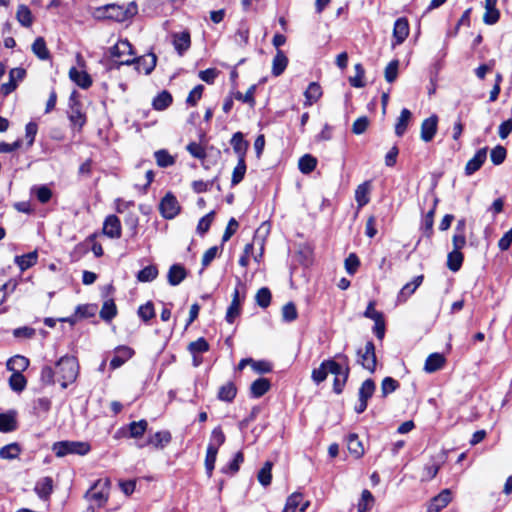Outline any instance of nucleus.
<instances>
[{"label":"nucleus","mask_w":512,"mask_h":512,"mask_svg":"<svg viewBox=\"0 0 512 512\" xmlns=\"http://www.w3.org/2000/svg\"><path fill=\"white\" fill-rule=\"evenodd\" d=\"M137 13V5L130 2L127 5L107 4L96 9L95 15L98 18H106L123 22Z\"/></svg>","instance_id":"f257e3e1"},{"label":"nucleus","mask_w":512,"mask_h":512,"mask_svg":"<svg viewBox=\"0 0 512 512\" xmlns=\"http://www.w3.org/2000/svg\"><path fill=\"white\" fill-rule=\"evenodd\" d=\"M57 381L60 382L62 388H66L73 383L79 373V364L75 357L64 356L56 363Z\"/></svg>","instance_id":"f03ea898"},{"label":"nucleus","mask_w":512,"mask_h":512,"mask_svg":"<svg viewBox=\"0 0 512 512\" xmlns=\"http://www.w3.org/2000/svg\"><path fill=\"white\" fill-rule=\"evenodd\" d=\"M91 450L88 442L84 441H59L52 446V451L57 457H64L69 454L84 456Z\"/></svg>","instance_id":"7ed1b4c3"},{"label":"nucleus","mask_w":512,"mask_h":512,"mask_svg":"<svg viewBox=\"0 0 512 512\" xmlns=\"http://www.w3.org/2000/svg\"><path fill=\"white\" fill-rule=\"evenodd\" d=\"M109 488L110 480L108 478L99 479L91 489L86 492L85 498L90 502H94L98 507H101L108 500Z\"/></svg>","instance_id":"20e7f679"},{"label":"nucleus","mask_w":512,"mask_h":512,"mask_svg":"<svg viewBox=\"0 0 512 512\" xmlns=\"http://www.w3.org/2000/svg\"><path fill=\"white\" fill-rule=\"evenodd\" d=\"M79 68L72 67L69 70V78L82 89H88L93 81L91 76L84 70L85 62L80 54L77 55Z\"/></svg>","instance_id":"39448f33"},{"label":"nucleus","mask_w":512,"mask_h":512,"mask_svg":"<svg viewBox=\"0 0 512 512\" xmlns=\"http://www.w3.org/2000/svg\"><path fill=\"white\" fill-rule=\"evenodd\" d=\"M157 57L153 53L141 57L127 58L120 62V65L135 64V68L139 73L150 74L156 66Z\"/></svg>","instance_id":"423d86ee"},{"label":"nucleus","mask_w":512,"mask_h":512,"mask_svg":"<svg viewBox=\"0 0 512 512\" xmlns=\"http://www.w3.org/2000/svg\"><path fill=\"white\" fill-rule=\"evenodd\" d=\"M358 360L357 362L369 372L373 373L376 370L377 359L375 354V345L372 341H368L365 344L364 349L357 351Z\"/></svg>","instance_id":"0eeeda50"},{"label":"nucleus","mask_w":512,"mask_h":512,"mask_svg":"<svg viewBox=\"0 0 512 512\" xmlns=\"http://www.w3.org/2000/svg\"><path fill=\"white\" fill-rule=\"evenodd\" d=\"M180 205L177 198L172 193H167L159 204L161 215L165 219H173L180 213Z\"/></svg>","instance_id":"6e6552de"},{"label":"nucleus","mask_w":512,"mask_h":512,"mask_svg":"<svg viewBox=\"0 0 512 512\" xmlns=\"http://www.w3.org/2000/svg\"><path fill=\"white\" fill-rule=\"evenodd\" d=\"M172 37V44L174 46V49L176 50L177 54L179 56H183L184 53L190 48L191 46V36L188 30H184L181 32H174L171 35Z\"/></svg>","instance_id":"1a4fd4ad"},{"label":"nucleus","mask_w":512,"mask_h":512,"mask_svg":"<svg viewBox=\"0 0 512 512\" xmlns=\"http://www.w3.org/2000/svg\"><path fill=\"white\" fill-rule=\"evenodd\" d=\"M438 128V116L433 114L421 123V139L428 143L433 140Z\"/></svg>","instance_id":"9d476101"},{"label":"nucleus","mask_w":512,"mask_h":512,"mask_svg":"<svg viewBox=\"0 0 512 512\" xmlns=\"http://www.w3.org/2000/svg\"><path fill=\"white\" fill-rule=\"evenodd\" d=\"M172 437L169 431H158L154 435H151L147 442L136 443L138 448H143L146 445H152L156 449H163L167 444L170 443Z\"/></svg>","instance_id":"9b49d317"},{"label":"nucleus","mask_w":512,"mask_h":512,"mask_svg":"<svg viewBox=\"0 0 512 512\" xmlns=\"http://www.w3.org/2000/svg\"><path fill=\"white\" fill-rule=\"evenodd\" d=\"M487 147L479 149L475 155L467 162L465 166V174L467 176L473 175L477 172L487 159Z\"/></svg>","instance_id":"f8f14e48"},{"label":"nucleus","mask_w":512,"mask_h":512,"mask_svg":"<svg viewBox=\"0 0 512 512\" xmlns=\"http://www.w3.org/2000/svg\"><path fill=\"white\" fill-rule=\"evenodd\" d=\"M132 45L128 40H120L111 48V55L119 59V63L123 59L134 58Z\"/></svg>","instance_id":"ddd939ff"},{"label":"nucleus","mask_w":512,"mask_h":512,"mask_svg":"<svg viewBox=\"0 0 512 512\" xmlns=\"http://www.w3.org/2000/svg\"><path fill=\"white\" fill-rule=\"evenodd\" d=\"M134 354V351L127 346H119L115 349V354L110 361L112 369L121 367L127 360H129Z\"/></svg>","instance_id":"4468645a"},{"label":"nucleus","mask_w":512,"mask_h":512,"mask_svg":"<svg viewBox=\"0 0 512 512\" xmlns=\"http://www.w3.org/2000/svg\"><path fill=\"white\" fill-rule=\"evenodd\" d=\"M423 275L416 276L411 282L405 284L402 289L399 291L397 296V301L399 303H404L407 299L416 291V289L423 282Z\"/></svg>","instance_id":"2eb2a0df"},{"label":"nucleus","mask_w":512,"mask_h":512,"mask_svg":"<svg viewBox=\"0 0 512 512\" xmlns=\"http://www.w3.org/2000/svg\"><path fill=\"white\" fill-rule=\"evenodd\" d=\"M103 232L110 238H119L121 236V223L119 218L115 215L108 216L103 225Z\"/></svg>","instance_id":"dca6fc26"},{"label":"nucleus","mask_w":512,"mask_h":512,"mask_svg":"<svg viewBox=\"0 0 512 512\" xmlns=\"http://www.w3.org/2000/svg\"><path fill=\"white\" fill-rule=\"evenodd\" d=\"M446 359L441 353L430 354L425 361L424 371L427 373L436 372L444 367Z\"/></svg>","instance_id":"f3484780"},{"label":"nucleus","mask_w":512,"mask_h":512,"mask_svg":"<svg viewBox=\"0 0 512 512\" xmlns=\"http://www.w3.org/2000/svg\"><path fill=\"white\" fill-rule=\"evenodd\" d=\"M409 35V24L406 18H398L394 23L393 36L396 44H401Z\"/></svg>","instance_id":"a211bd4d"},{"label":"nucleus","mask_w":512,"mask_h":512,"mask_svg":"<svg viewBox=\"0 0 512 512\" xmlns=\"http://www.w3.org/2000/svg\"><path fill=\"white\" fill-rule=\"evenodd\" d=\"M230 142H231L234 152L238 156V160L245 159V155H246L247 149L249 147V143L244 140L243 134L241 132H236L232 136Z\"/></svg>","instance_id":"6ab92c4d"},{"label":"nucleus","mask_w":512,"mask_h":512,"mask_svg":"<svg viewBox=\"0 0 512 512\" xmlns=\"http://www.w3.org/2000/svg\"><path fill=\"white\" fill-rule=\"evenodd\" d=\"M496 5L497 0H485V13L483 16L485 24L493 25L499 20L500 13L496 8Z\"/></svg>","instance_id":"aec40b11"},{"label":"nucleus","mask_w":512,"mask_h":512,"mask_svg":"<svg viewBox=\"0 0 512 512\" xmlns=\"http://www.w3.org/2000/svg\"><path fill=\"white\" fill-rule=\"evenodd\" d=\"M148 428V422L144 419L139 421H133L126 427L127 436L133 439H140Z\"/></svg>","instance_id":"412c9836"},{"label":"nucleus","mask_w":512,"mask_h":512,"mask_svg":"<svg viewBox=\"0 0 512 512\" xmlns=\"http://www.w3.org/2000/svg\"><path fill=\"white\" fill-rule=\"evenodd\" d=\"M337 358L339 360H343L345 362V372L343 376H335L334 383H333V390L336 394H340L343 391V388L346 384V381L349 376L350 368L348 365V357L344 354L337 355Z\"/></svg>","instance_id":"4be33fe9"},{"label":"nucleus","mask_w":512,"mask_h":512,"mask_svg":"<svg viewBox=\"0 0 512 512\" xmlns=\"http://www.w3.org/2000/svg\"><path fill=\"white\" fill-rule=\"evenodd\" d=\"M6 366L12 373H22L28 368L29 359L21 355H15L7 361Z\"/></svg>","instance_id":"5701e85b"},{"label":"nucleus","mask_w":512,"mask_h":512,"mask_svg":"<svg viewBox=\"0 0 512 512\" xmlns=\"http://www.w3.org/2000/svg\"><path fill=\"white\" fill-rule=\"evenodd\" d=\"M451 499V492L445 489L432 499L429 510L439 512L450 503Z\"/></svg>","instance_id":"b1692460"},{"label":"nucleus","mask_w":512,"mask_h":512,"mask_svg":"<svg viewBox=\"0 0 512 512\" xmlns=\"http://www.w3.org/2000/svg\"><path fill=\"white\" fill-rule=\"evenodd\" d=\"M186 277V270L182 265L174 264L168 271V282L172 286L179 285Z\"/></svg>","instance_id":"393cba45"},{"label":"nucleus","mask_w":512,"mask_h":512,"mask_svg":"<svg viewBox=\"0 0 512 512\" xmlns=\"http://www.w3.org/2000/svg\"><path fill=\"white\" fill-rule=\"evenodd\" d=\"M240 299H239V291L238 289H235L233 293V299L231 301V304L229 305L227 312H226V321L229 323H233L234 320L239 316L240 314Z\"/></svg>","instance_id":"a878e982"},{"label":"nucleus","mask_w":512,"mask_h":512,"mask_svg":"<svg viewBox=\"0 0 512 512\" xmlns=\"http://www.w3.org/2000/svg\"><path fill=\"white\" fill-rule=\"evenodd\" d=\"M53 491V480L50 477L41 478L35 485V492L40 498H48Z\"/></svg>","instance_id":"bb28decb"},{"label":"nucleus","mask_w":512,"mask_h":512,"mask_svg":"<svg viewBox=\"0 0 512 512\" xmlns=\"http://www.w3.org/2000/svg\"><path fill=\"white\" fill-rule=\"evenodd\" d=\"M16 19L23 27H30L33 24V15L28 6L21 4L16 11Z\"/></svg>","instance_id":"cd10ccee"},{"label":"nucleus","mask_w":512,"mask_h":512,"mask_svg":"<svg viewBox=\"0 0 512 512\" xmlns=\"http://www.w3.org/2000/svg\"><path fill=\"white\" fill-rule=\"evenodd\" d=\"M411 116L412 114L407 108H403L401 110L400 116L398 117L395 125V134L397 136L401 137L406 132Z\"/></svg>","instance_id":"c85d7f7f"},{"label":"nucleus","mask_w":512,"mask_h":512,"mask_svg":"<svg viewBox=\"0 0 512 512\" xmlns=\"http://www.w3.org/2000/svg\"><path fill=\"white\" fill-rule=\"evenodd\" d=\"M306 105H312L317 102L322 95L321 86L316 82H311L304 92Z\"/></svg>","instance_id":"c756f323"},{"label":"nucleus","mask_w":512,"mask_h":512,"mask_svg":"<svg viewBox=\"0 0 512 512\" xmlns=\"http://www.w3.org/2000/svg\"><path fill=\"white\" fill-rule=\"evenodd\" d=\"M312 256L313 249L309 244L301 245L295 254L297 261L304 266H308L312 263Z\"/></svg>","instance_id":"7c9ffc66"},{"label":"nucleus","mask_w":512,"mask_h":512,"mask_svg":"<svg viewBox=\"0 0 512 512\" xmlns=\"http://www.w3.org/2000/svg\"><path fill=\"white\" fill-rule=\"evenodd\" d=\"M347 448L349 452L356 458H360L364 454V448L359 440L358 435L350 434L347 438Z\"/></svg>","instance_id":"2f4dec72"},{"label":"nucleus","mask_w":512,"mask_h":512,"mask_svg":"<svg viewBox=\"0 0 512 512\" xmlns=\"http://www.w3.org/2000/svg\"><path fill=\"white\" fill-rule=\"evenodd\" d=\"M370 183L368 181L360 184L355 191V200L359 207H363L369 202Z\"/></svg>","instance_id":"473e14b6"},{"label":"nucleus","mask_w":512,"mask_h":512,"mask_svg":"<svg viewBox=\"0 0 512 512\" xmlns=\"http://www.w3.org/2000/svg\"><path fill=\"white\" fill-rule=\"evenodd\" d=\"M33 53L41 60H48L50 52L46 46V42L42 37H38L32 44Z\"/></svg>","instance_id":"72a5a7b5"},{"label":"nucleus","mask_w":512,"mask_h":512,"mask_svg":"<svg viewBox=\"0 0 512 512\" xmlns=\"http://www.w3.org/2000/svg\"><path fill=\"white\" fill-rule=\"evenodd\" d=\"M317 165V159L311 154L303 155L298 161V168L303 174L311 173Z\"/></svg>","instance_id":"f704fd0d"},{"label":"nucleus","mask_w":512,"mask_h":512,"mask_svg":"<svg viewBox=\"0 0 512 512\" xmlns=\"http://www.w3.org/2000/svg\"><path fill=\"white\" fill-rule=\"evenodd\" d=\"M270 388V383L265 378H259L255 380L250 387V391L253 397L259 398L263 396Z\"/></svg>","instance_id":"c9c22d12"},{"label":"nucleus","mask_w":512,"mask_h":512,"mask_svg":"<svg viewBox=\"0 0 512 512\" xmlns=\"http://www.w3.org/2000/svg\"><path fill=\"white\" fill-rule=\"evenodd\" d=\"M309 505L310 501L303 500L301 493H293L290 495V512H294L297 509L300 512H305Z\"/></svg>","instance_id":"e433bc0d"},{"label":"nucleus","mask_w":512,"mask_h":512,"mask_svg":"<svg viewBox=\"0 0 512 512\" xmlns=\"http://www.w3.org/2000/svg\"><path fill=\"white\" fill-rule=\"evenodd\" d=\"M237 393V389L232 382L222 385L218 391V398L225 402H231Z\"/></svg>","instance_id":"4c0bfd02"},{"label":"nucleus","mask_w":512,"mask_h":512,"mask_svg":"<svg viewBox=\"0 0 512 512\" xmlns=\"http://www.w3.org/2000/svg\"><path fill=\"white\" fill-rule=\"evenodd\" d=\"M15 262L19 266L20 270L24 271L36 264L37 252L34 251L22 256H16Z\"/></svg>","instance_id":"58836bf2"},{"label":"nucleus","mask_w":512,"mask_h":512,"mask_svg":"<svg viewBox=\"0 0 512 512\" xmlns=\"http://www.w3.org/2000/svg\"><path fill=\"white\" fill-rule=\"evenodd\" d=\"M376 389L375 382L372 379H366L359 388V399L368 402Z\"/></svg>","instance_id":"ea45409f"},{"label":"nucleus","mask_w":512,"mask_h":512,"mask_svg":"<svg viewBox=\"0 0 512 512\" xmlns=\"http://www.w3.org/2000/svg\"><path fill=\"white\" fill-rule=\"evenodd\" d=\"M374 504V497L372 493L365 489L362 491L361 498L357 505V512H368Z\"/></svg>","instance_id":"a19ab883"},{"label":"nucleus","mask_w":512,"mask_h":512,"mask_svg":"<svg viewBox=\"0 0 512 512\" xmlns=\"http://www.w3.org/2000/svg\"><path fill=\"white\" fill-rule=\"evenodd\" d=\"M287 66V59L285 54L278 50L276 56L273 59L272 63V73L275 76H279L282 74Z\"/></svg>","instance_id":"79ce46f5"},{"label":"nucleus","mask_w":512,"mask_h":512,"mask_svg":"<svg viewBox=\"0 0 512 512\" xmlns=\"http://www.w3.org/2000/svg\"><path fill=\"white\" fill-rule=\"evenodd\" d=\"M171 103V94L167 91H163L154 98L152 105L154 109L162 111L169 107Z\"/></svg>","instance_id":"37998d69"},{"label":"nucleus","mask_w":512,"mask_h":512,"mask_svg":"<svg viewBox=\"0 0 512 512\" xmlns=\"http://www.w3.org/2000/svg\"><path fill=\"white\" fill-rule=\"evenodd\" d=\"M464 256L461 251L453 250L448 254L447 266L453 271L457 272L463 263Z\"/></svg>","instance_id":"c03bdc74"},{"label":"nucleus","mask_w":512,"mask_h":512,"mask_svg":"<svg viewBox=\"0 0 512 512\" xmlns=\"http://www.w3.org/2000/svg\"><path fill=\"white\" fill-rule=\"evenodd\" d=\"M21 453V448L17 443L8 444L0 449V458L13 460Z\"/></svg>","instance_id":"a18cd8bd"},{"label":"nucleus","mask_w":512,"mask_h":512,"mask_svg":"<svg viewBox=\"0 0 512 512\" xmlns=\"http://www.w3.org/2000/svg\"><path fill=\"white\" fill-rule=\"evenodd\" d=\"M158 276V269L155 265H149L140 270L137 274L139 282H151Z\"/></svg>","instance_id":"49530a36"},{"label":"nucleus","mask_w":512,"mask_h":512,"mask_svg":"<svg viewBox=\"0 0 512 512\" xmlns=\"http://www.w3.org/2000/svg\"><path fill=\"white\" fill-rule=\"evenodd\" d=\"M271 470H272V462L267 461L257 474V479H258L259 483L264 487L270 485V483H271V480H272Z\"/></svg>","instance_id":"de8ad7c7"},{"label":"nucleus","mask_w":512,"mask_h":512,"mask_svg":"<svg viewBox=\"0 0 512 512\" xmlns=\"http://www.w3.org/2000/svg\"><path fill=\"white\" fill-rule=\"evenodd\" d=\"M26 385L27 380L22 373H12L9 378V386L13 391L21 392L25 389Z\"/></svg>","instance_id":"09e8293b"},{"label":"nucleus","mask_w":512,"mask_h":512,"mask_svg":"<svg viewBox=\"0 0 512 512\" xmlns=\"http://www.w3.org/2000/svg\"><path fill=\"white\" fill-rule=\"evenodd\" d=\"M117 314V308L113 300H106L100 310V317L106 321H110Z\"/></svg>","instance_id":"8fccbe9b"},{"label":"nucleus","mask_w":512,"mask_h":512,"mask_svg":"<svg viewBox=\"0 0 512 512\" xmlns=\"http://www.w3.org/2000/svg\"><path fill=\"white\" fill-rule=\"evenodd\" d=\"M16 429V419L14 415L4 413L0 414V431L1 432H11Z\"/></svg>","instance_id":"3c124183"},{"label":"nucleus","mask_w":512,"mask_h":512,"mask_svg":"<svg viewBox=\"0 0 512 512\" xmlns=\"http://www.w3.org/2000/svg\"><path fill=\"white\" fill-rule=\"evenodd\" d=\"M245 173H246L245 159H239L236 167L233 169V172H232L231 184L233 186L239 184L243 180Z\"/></svg>","instance_id":"603ef678"},{"label":"nucleus","mask_w":512,"mask_h":512,"mask_svg":"<svg viewBox=\"0 0 512 512\" xmlns=\"http://www.w3.org/2000/svg\"><path fill=\"white\" fill-rule=\"evenodd\" d=\"M400 384L397 380L392 377H385L381 383V393L382 397H386L390 393L396 391L399 388Z\"/></svg>","instance_id":"864d4df0"},{"label":"nucleus","mask_w":512,"mask_h":512,"mask_svg":"<svg viewBox=\"0 0 512 512\" xmlns=\"http://www.w3.org/2000/svg\"><path fill=\"white\" fill-rule=\"evenodd\" d=\"M225 435L221 429V427H216L212 430L210 443L208 447H214L215 450H218L220 446H222L225 442Z\"/></svg>","instance_id":"5fc2aeb1"},{"label":"nucleus","mask_w":512,"mask_h":512,"mask_svg":"<svg viewBox=\"0 0 512 512\" xmlns=\"http://www.w3.org/2000/svg\"><path fill=\"white\" fill-rule=\"evenodd\" d=\"M328 373L327 360H325L318 368L312 371V379L316 384H320L327 378Z\"/></svg>","instance_id":"6e6d98bb"},{"label":"nucleus","mask_w":512,"mask_h":512,"mask_svg":"<svg viewBox=\"0 0 512 512\" xmlns=\"http://www.w3.org/2000/svg\"><path fill=\"white\" fill-rule=\"evenodd\" d=\"M355 71L356 75L354 77H351L349 79V82L351 86L355 88H362L365 86V82L363 81L365 70L363 66L360 63H358L355 65Z\"/></svg>","instance_id":"4d7b16f0"},{"label":"nucleus","mask_w":512,"mask_h":512,"mask_svg":"<svg viewBox=\"0 0 512 512\" xmlns=\"http://www.w3.org/2000/svg\"><path fill=\"white\" fill-rule=\"evenodd\" d=\"M256 86L252 85L245 93L237 92L235 93V99L244 103L249 104L251 107L255 104L254 94H255Z\"/></svg>","instance_id":"13d9d810"},{"label":"nucleus","mask_w":512,"mask_h":512,"mask_svg":"<svg viewBox=\"0 0 512 512\" xmlns=\"http://www.w3.org/2000/svg\"><path fill=\"white\" fill-rule=\"evenodd\" d=\"M217 453H218V450H215L214 447H207V452H206V457H205V467H206L208 476L212 475V471L215 467Z\"/></svg>","instance_id":"bf43d9fd"},{"label":"nucleus","mask_w":512,"mask_h":512,"mask_svg":"<svg viewBox=\"0 0 512 512\" xmlns=\"http://www.w3.org/2000/svg\"><path fill=\"white\" fill-rule=\"evenodd\" d=\"M437 204V199L434 201L433 208L427 212V214L423 218V224L422 227L424 229V232L430 236L433 232V223H434V214H435V206Z\"/></svg>","instance_id":"052dcab7"},{"label":"nucleus","mask_w":512,"mask_h":512,"mask_svg":"<svg viewBox=\"0 0 512 512\" xmlns=\"http://www.w3.org/2000/svg\"><path fill=\"white\" fill-rule=\"evenodd\" d=\"M506 155V149L501 145H497L491 150L490 158L494 165H500L504 162Z\"/></svg>","instance_id":"680f3d73"},{"label":"nucleus","mask_w":512,"mask_h":512,"mask_svg":"<svg viewBox=\"0 0 512 512\" xmlns=\"http://www.w3.org/2000/svg\"><path fill=\"white\" fill-rule=\"evenodd\" d=\"M155 159L160 167H168L174 164V158L166 150L156 151Z\"/></svg>","instance_id":"e2e57ef3"},{"label":"nucleus","mask_w":512,"mask_h":512,"mask_svg":"<svg viewBox=\"0 0 512 512\" xmlns=\"http://www.w3.org/2000/svg\"><path fill=\"white\" fill-rule=\"evenodd\" d=\"M399 61L392 60L385 68V79L387 82L392 83L398 76Z\"/></svg>","instance_id":"0e129e2a"},{"label":"nucleus","mask_w":512,"mask_h":512,"mask_svg":"<svg viewBox=\"0 0 512 512\" xmlns=\"http://www.w3.org/2000/svg\"><path fill=\"white\" fill-rule=\"evenodd\" d=\"M188 350L192 354L203 353L209 350V344L204 338H198L189 344Z\"/></svg>","instance_id":"69168bd1"},{"label":"nucleus","mask_w":512,"mask_h":512,"mask_svg":"<svg viewBox=\"0 0 512 512\" xmlns=\"http://www.w3.org/2000/svg\"><path fill=\"white\" fill-rule=\"evenodd\" d=\"M255 298H256L257 304L260 307L266 308L270 304L271 293L268 288H261L258 290Z\"/></svg>","instance_id":"338daca9"},{"label":"nucleus","mask_w":512,"mask_h":512,"mask_svg":"<svg viewBox=\"0 0 512 512\" xmlns=\"http://www.w3.org/2000/svg\"><path fill=\"white\" fill-rule=\"evenodd\" d=\"M138 315L143 321H149L155 316L154 307L151 302L141 305L138 309Z\"/></svg>","instance_id":"774afa93"}]
</instances>
